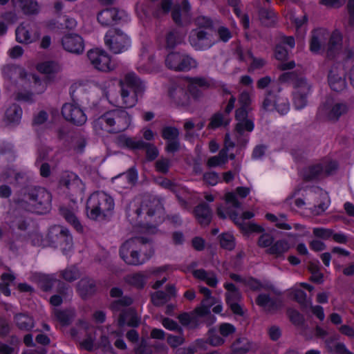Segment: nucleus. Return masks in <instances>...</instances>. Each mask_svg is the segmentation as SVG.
Wrapping results in <instances>:
<instances>
[{"mask_svg": "<svg viewBox=\"0 0 354 354\" xmlns=\"http://www.w3.org/2000/svg\"><path fill=\"white\" fill-rule=\"evenodd\" d=\"M2 74L10 86L13 87L10 89L14 92L15 99L19 101H32V94L27 90L30 86V80H33L35 85L41 86L36 90L37 93H42L46 89L45 86L41 85L40 78L37 75H28L21 66L6 65L2 68Z\"/></svg>", "mask_w": 354, "mask_h": 354, "instance_id": "1", "label": "nucleus"}, {"mask_svg": "<svg viewBox=\"0 0 354 354\" xmlns=\"http://www.w3.org/2000/svg\"><path fill=\"white\" fill-rule=\"evenodd\" d=\"M120 97H116L113 91H104V94L109 102L117 106L129 109L132 108L138 102V97L145 90V84L134 73H129L123 79L120 80Z\"/></svg>", "mask_w": 354, "mask_h": 354, "instance_id": "2", "label": "nucleus"}, {"mask_svg": "<svg viewBox=\"0 0 354 354\" xmlns=\"http://www.w3.org/2000/svg\"><path fill=\"white\" fill-rule=\"evenodd\" d=\"M149 239L143 236H136L124 242L120 250V255L129 265H140L152 255L153 250Z\"/></svg>", "mask_w": 354, "mask_h": 354, "instance_id": "3", "label": "nucleus"}, {"mask_svg": "<svg viewBox=\"0 0 354 354\" xmlns=\"http://www.w3.org/2000/svg\"><path fill=\"white\" fill-rule=\"evenodd\" d=\"M199 292L204 297L201 305L192 314L183 313L179 315L178 319L183 325L194 328L202 322H206L209 325L215 322L216 318L210 313V308L215 303L211 290L206 287L201 286Z\"/></svg>", "mask_w": 354, "mask_h": 354, "instance_id": "4", "label": "nucleus"}, {"mask_svg": "<svg viewBox=\"0 0 354 354\" xmlns=\"http://www.w3.org/2000/svg\"><path fill=\"white\" fill-rule=\"evenodd\" d=\"M131 123V116L123 109L106 111L94 120L95 131L100 133L104 130L110 133H120L127 129Z\"/></svg>", "mask_w": 354, "mask_h": 354, "instance_id": "5", "label": "nucleus"}, {"mask_svg": "<svg viewBox=\"0 0 354 354\" xmlns=\"http://www.w3.org/2000/svg\"><path fill=\"white\" fill-rule=\"evenodd\" d=\"M252 101V93L243 91L241 93L239 98L240 108L236 111V120L237 124L235 129L236 134L241 136V139L238 140L239 145L248 144V133L254 129L253 121L248 118V108Z\"/></svg>", "mask_w": 354, "mask_h": 354, "instance_id": "6", "label": "nucleus"}, {"mask_svg": "<svg viewBox=\"0 0 354 354\" xmlns=\"http://www.w3.org/2000/svg\"><path fill=\"white\" fill-rule=\"evenodd\" d=\"M208 86V82L201 77L190 78L188 81V93L180 87H176L169 91L170 96L176 103L188 106L198 101L202 96L201 88Z\"/></svg>", "mask_w": 354, "mask_h": 354, "instance_id": "7", "label": "nucleus"}, {"mask_svg": "<svg viewBox=\"0 0 354 354\" xmlns=\"http://www.w3.org/2000/svg\"><path fill=\"white\" fill-rule=\"evenodd\" d=\"M114 205L113 198L106 193L94 192L87 201V216L93 220L104 218L113 210Z\"/></svg>", "mask_w": 354, "mask_h": 354, "instance_id": "8", "label": "nucleus"}, {"mask_svg": "<svg viewBox=\"0 0 354 354\" xmlns=\"http://www.w3.org/2000/svg\"><path fill=\"white\" fill-rule=\"evenodd\" d=\"M51 201L52 196L48 191L43 187H37L31 189L24 196L19 205L30 212L45 214L50 209Z\"/></svg>", "mask_w": 354, "mask_h": 354, "instance_id": "9", "label": "nucleus"}, {"mask_svg": "<svg viewBox=\"0 0 354 354\" xmlns=\"http://www.w3.org/2000/svg\"><path fill=\"white\" fill-rule=\"evenodd\" d=\"M350 109L346 102L328 97L319 106L317 115L318 118L336 122L341 117L346 115Z\"/></svg>", "mask_w": 354, "mask_h": 354, "instance_id": "10", "label": "nucleus"}, {"mask_svg": "<svg viewBox=\"0 0 354 354\" xmlns=\"http://www.w3.org/2000/svg\"><path fill=\"white\" fill-rule=\"evenodd\" d=\"M131 304V298L122 297L114 301L111 305V308L114 311L120 312L118 324L121 326L124 325L136 326L139 324V318L135 310L131 308H128Z\"/></svg>", "mask_w": 354, "mask_h": 354, "instance_id": "11", "label": "nucleus"}, {"mask_svg": "<svg viewBox=\"0 0 354 354\" xmlns=\"http://www.w3.org/2000/svg\"><path fill=\"white\" fill-rule=\"evenodd\" d=\"M167 55L165 59L166 66L176 71H187L196 67V60L188 55L174 50V46H166Z\"/></svg>", "mask_w": 354, "mask_h": 354, "instance_id": "12", "label": "nucleus"}, {"mask_svg": "<svg viewBox=\"0 0 354 354\" xmlns=\"http://www.w3.org/2000/svg\"><path fill=\"white\" fill-rule=\"evenodd\" d=\"M217 214L219 217L225 218L230 217L236 225H239L240 228L245 232H261L262 228L250 222H245L254 216L252 212L247 211L243 212L241 216H239L235 212L231 210L230 208H224L223 206L218 207Z\"/></svg>", "mask_w": 354, "mask_h": 354, "instance_id": "13", "label": "nucleus"}, {"mask_svg": "<svg viewBox=\"0 0 354 354\" xmlns=\"http://www.w3.org/2000/svg\"><path fill=\"white\" fill-rule=\"evenodd\" d=\"M241 138L235 131L232 135L227 133L225 138V149H222L217 156L209 158L207 161L208 166H221L227 161V151L234 147H237L238 150H241L244 148L247 144L239 145L238 143V140H240Z\"/></svg>", "mask_w": 354, "mask_h": 354, "instance_id": "14", "label": "nucleus"}, {"mask_svg": "<svg viewBox=\"0 0 354 354\" xmlns=\"http://www.w3.org/2000/svg\"><path fill=\"white\" fill-rule=\"evenodd\" d=\"M87 57L91 65L97 71L109 72L114 69L115 65L112 63L108 53L101 47L96 46L89 50Z\"/></svg>", "mask_w": 354, "mask_h": 354, "instance_id": "15", "label": "nucleus"}, {"mask_svg": "<svg viewBox=\"0 0 354 354\" xmlns=\"http://www.w3.org/2000/svg\"><path fill=\"white\" fill-rule=\"evenodd\" d=\"M59 187L64 192L73 196H81L84 186L81 179L73 172H64L59 180Z\"/></svg>", "mask_w": 354, "mask_h": 354, "instance_id": "16", "label": "nucleus"}, {"mask_svg": "<svg viewBox=\"0 0 354 354\" xmlns=\"http://www.w3.org/2000/svg\"><path fill=\"white\" fill-rule=\"evenodd\" d=\"M61 113L66 121L76 126H82L87 121V116L84 111L76 102L64 104Z\"/></svg>", "mask_w": 354, "mask_h": 354, "instance_id": "17", "label": "nucleus"}, {"mask_svg": "<svg viewBox=\"0 0 354 354\" xmlns=\"http://www.w3.org/2000/svg\"><path fill=\"white\" fill-rule=\"evenodd\" d=\"M262 108L267 111H277L281 115L286 114L290 110L288 100L281 95H272L269 91L263 103Z\"/></svg>", "mask_w": 354, "mask_h": 354, "instance_id": "18", "label": "nucleus"}, {"mask_svg": "<svg viewBox=\"0 0 354 354\" xmlns=\"http://www.w3.org/2000/svg\"><path fill=\"white\" fill-rule=\"evenodd\" d=\"M279 80L282 82H292L294 87L293 92L302 94L310 93V84L304 77L298 75L295 72L283 73Z\"/></svg>", "mask_w": 354, "mask_h": 354, "instance_id": "19", "label": "nucleus"}, {"mask_svg": "<svg viewBox=\"0 0 354 354\" xmlns=\"http://www.w3.org/2000/svg\"><path fill=\"white\" fill-rule=\"evenodd\" d=\"M49 236L54 241L59 243L60 248L65 254L72 248V236L66 227L54 225L49 230Z\"/></svg>", "mask_w": 354, "mask_h": 354, "instance_id": "20", "label": "nucleus"}, {"mask_svg": "<svg viewBox=\"0 0 354 354\" xmlns=\"http://www.w3.org/2000/svg\"><path fill=\"white\" fill-rule=\"evenodd\" d=\"M337 167V164L335 161L324 162L305 169L302 175L306 180H313L331 174Z\"/></svg>", "mask_w": 354, "mask_h": 354, "instance_id": "21", "label": "nucleus"}, {"mask_svg": "<svg viewBox=\"0 0 354 354\" xmlns=\"http://www.w3.org/2000/svg\"><path fill=\"white\" fill-rule=\"evenodd\" d=\"M305 193V199L309 201L312 198H317L319 196L320 201H317V204H315L313 212L315 214H320L327 209L330 205V199L326 192L322 189H317V192H313L312 189L303 190L301 196H304ZM310 204V202H308Z\"/></svg>", "mask_w": 354, "mask_h": 354, "instance_id": "22", "label": "nucleus"}, {"mask_svg": "<svg viewBox=\"0 0 354 354\" xmlns=\"http://www.w3.org/2000/svg\"><path fill=\"white\" fill-rule=\"evenodd\" d=\"M224 287L227 290L225 294L226 303L234 313L242 315V308L239 304V301L241 299V295L239 290L231 283H225Z\"/></svg>", "mask_w": 354, "mask_h": 354, "instance_id": "23", "label": "nucleus"}, {"mask_svg": "<svg viewBox=\"0 0 354 354\" xmlns=\"http://www.w3.org/2000/svg\"><path fill=\"white\" fill-rule=\"evenodd\" d=\"M328 82L330 88L336 92L342 91L346 87L345 73L342 66H333L329 71Z\"/></svg>", "mask_w": 354, "mask_h": 354, "instance_id": "24", "label": "nucleus"}, {"mask_svg": "<svg viewBox=\"0 0 354 354\" xmlns=\"http://www.w3.org/2000/svg\"><path fill=\"white\" fill-rule=\"evenodd\" d=\"M22 114V109L17 104L12 103L8 105L3 118V124L8 128L15 127L19 124Z\"/></svg>", "mask_w": 354, "mask_h": 354, "instance_id": "25", "label": "nucleus"}, {"mask_svg": "<svg viewBox=\"0 0 354 354\" xmlns=\"http://www.w3.org/2000/svg\"><path fill=\"white\" fill-rule=\"evenodd\" d=\"M121 144L131 149H147V157L149 160H154L158 155V149L152 145L147 144L142 140H136L129 137H122L120 139Z\"/></svg>", "mask_w": 354, "mask_h": 354, "instance_id": "26", "label": "nucleus"}, {"mask_svg": "<svg viewBox=\"0 0 354 354\" xmlns=\"http://www.w3.org/2000/svg\"><path fill=\"white\" fill-rule=\"evenodd\" d=\"M137 180L138 173L136 169L131 168L127 172L113 178V182L120 192L123 189L131 188L135 185Z\"/></svg>", "mask_w": 354, "mask_h": 354, "instance_id": "27", "label": "nucleus"}, {"mask_svg": "<svg viewBox=\"0 0 354 354\" xmlns=\"http://www.w3.org/2000/svg\"><path fill=\"white\" fill-rule=\"evenodd\" d=\"M257 304L268 312H274L282 306V301L279 298H271L266 294H260L256 300Z\"/></svg>", "mask_w": 354, "mask_h": 354, "instance_id": "28", "label": "nucleus"}, {"mask_svg": "<svg viewBox=\"0 0 354 354\" xmlns=\"http://www.w3.org/2000/svg\"><path fill=\"white\" fill-rule=\"evenodd\" d=\"M119 10L115 8H106L97 15V21L103 26H110L121 19Z\"/></svg>", "mask_w": 354, "mask_h": 354, "instance_id": "29", "label": "nucleus"}, {"mask_svg": "<svg viewBox=\"0 0 354 354\" xmlns=\"http://www.w3.org/2000/svg\"><path fill=\"white\" fill-rule=\"evenodd\" d=\"M4 220L13 230L17 228L18 230H24L27 226V223L24 218L16 210H14L12 212H8L5 216Z\"/></svg>", "mask_w": 354, "mask_h": 354, "instance_id": "30", "label": "nucleus"}, {"mask_svg": "<svg viewBox=\"0 0 354 354\" xmlns=\"http://www.w3.org/2000/svg\"><path fill=\"white\" fill-rule=\"evenodd\" d=\"M300 287H304L309 291H312L313 290V287L306 283H300L299 284H295L290 289V295L292 297L300 304L306 306L308 303L306 299V295L300 289Z\"/></svg>", "mask_w": 354, "mask_h": 354, "instance_id": "31", "label": "nucleus"}, {"mask_svg": "<svg viewBox=\"0 0 354 354\" xmlns=\"http://www.w3.org/2000/svg\"><path fill=\"white\" fill-rule=\"evenodd\" d=\"M192 274L195 278L205 281L211 287H216L218 284V280L215 273L212 272H207L203 269H198L193 270Z\"/></svg>", "mask_w": 354, "mask_h": 354, "instance_id": "32", "label": "nucleus"}, {"mask_svg": "<svg viewBox=\"0 0 354 354\" xmlns=\"http://www.w3.org/2000/svg\"><path fill=\"white\" fill-rule=\"evenodd\" d=\"M195 216L202 225H207L212 218V212L209 206L205 203L198 205L194 210Z\"/></svg>", "mask_w": 354, "mask_h": 354, "instance_id": "33", "label": "nucleus"}, {"mask_svg": "<svg viewBox=\"0 0 354 354\" xmlns=\"http://www.w3.org/2000/svg\"><path fill=\"white\" fill-rule=\"evenodd\" d=\"M36 68L39 73L48 76L57 73L61 69L59 64L53 61H44L38 63Z\"/></svg>", "mask_w": 354, "mask_h": 354, "instance_id": "34", "label": "nucleus"}, {"mask_svg": "<svg viewBox=\"0 0 354 354\" xmlns=\"http://www.w3.org/2000/svg\"><path fill=\"white\" fill-rule=\"evenodd\" d=\"M60 212L66 221L71 223L77 232H82L83 231V226L75 214L74 207L72 209H68L65 207H62L60 209Z\"/></svg>", "mask_w": 354, "mask_h": 354, "instance_id": "35", "label": "nucleus"}, {"mask_svg": "<svg viewBox=\"0 0 354 354\" xmlns=\"http://www.w3.org/2000/svg\"><path fill=\"white\" fill-rule=\"evenodd\" d=\"M176 290L174 286L167 288V292L158 291L152 295L151 300L154 305L160 306L166 303L171 297L174 296Z\"/></svg>", "mask_w": 354, "mask_h": 354, "instance_id": "36", "label": "nucleus"}, {"mask_svg": "<svg viewBox=\"0 0 354 354\" xmlns=\"http://www.w3.org/2000/svg\"><path fill=\"white\" fill-rule=\"evenodd\" d=\"M77 291L83 298L93 294L95 291V282L88 278L82 279L77 284Z\"/></svg>", "mask_w": 354, "mask_h": 354, "instance_id": "37", "label": "nucleus"}, {"mask_svg": "<svg viewBox=\"0 0 354 354\" xmlns=\"http://www.w3.org/2000/svg\"><path fill=\"white\" fill-rule=\"evenodd\" d=\"M253 348L252 343L247 338H239L232 345V350L238 354L245 353Z\"/></svg>", "mask_w": 354, "mask_h": 354, "instance_id": "38", "label": "nucleus"}, {"mask_svg": "<svg viewBox=\"0 0 354 354\" xmlns=\"http://www.w3.org/2000/svg\"><path fill=\"white\" fill-rule=\"evenodd\" d=\"M329 38V32L325 28L314 29L311 32L310 44H326Z\"/></svg>", "mask_w": 354, "mask_h": 354, "instance_id": "39", "label": "nucleus"}, {"mask_svg": "<svg viewBox=\"0 0 354 354\" xmlns=\"http://www.w3.org/2000/svg\"><path fill=\"white\" fill-rule=\"evenodd\" d=\"M207 342L203 339H197L192 345L189 347H183L177 348L175 354H195L201 350H205Z\"/></svg>", "mask_w": 354, "mask_h": 354, "instance_id": "40", "label": "nucleus"}, {"mask_svg": "<svg viewBox=\"0 0 354 354\" xmlns=\"http://www.w3.org/2000/svg\"><path fill=\"white\" fill-rule=\"evenodd\" d=\"M54 318L62 326L68 325L75 316L73 310L69 309L66 310H54Z\"/></svg>", "mask_w": 354, "mask_h": 354, "instance_id": "41", "label": "nucleus"}, {"mask_svg": "<svg viewBox=\"0 0 354 354\" xmlns=\"http://www.w3.org/2000/svg\"><path fill=\"white\" fill-rule=\"evenodd\" d=\"M15 322L17 326L21 330H29L34 326L32 318L26 314L19 313L16 315Z\"/></svg>", "mask_w": 354, "mask_h": 354, "instance_id": "42", "label": "nucleus"}, {"mask_svg": "<svg viewBox=\"0 0 354 354\" xmlns=\"http://www.w3.org/2000/svg\"><path fill=\"white\" fill-rule=\"evenodd\" d=\"M259 16L261 23L266 26H272L276 23V14L272 10L262 8L259 11Z\"/></svg>", "mask_w": 354, "mask_h": 354, "instance_id": "43", "label": "nucleus"}, {"mask_svg": "<svg viewBox=\"0 0 354 354\" xmlns=\"http://www.w3.org/2000/svg\"><path fill=\"white\" fill-rule=\"evenodd\" d=\"M289 248L290 245L287 241L279 240L273 243L272 246L270 247L266 252L270 254L280 256L287 252Z\"/></svg>", "mask_w": 354, "mask_h": 354, "instance_id": "44", "label": "nucleus"}, {"mask_svg": "<svg viewBox=\"0 0 354 354\" xmlns=\"http://www.w3.org/2000/svg\"><path fill=\"white\" fill-rule=\"evenodd\" d=\"M151 206L155 207L154 211H152L151 208H148L147 205H145V206H142L141 209L136 210L138 216H140L142 212H146L149 217H151L155 214H157L158 215V221H155L156 222L160 223L162 221V219L160 218V216L163 214V210L160 204L158 201H153Z\"/></svg>", "mask_w": 354, "mask_h": 354, "instance_id": "45", "label": "nucleus"}, {"mask_svg": "<svg viewBox=\"0 0 354 354\" xmlns=\"http://www.w3.org/2000/svg\"><path fill=\"white\" fill-rule=\"evenodd\" d=\"M15 280L14 275L10 272H6L1 274L0 283V294L6 296L10 295L9 286Z\"/></svg>", "mask_w": 354, "mask_h": 354, "instance_id": "46", "label": "nucleus"}, {"mask_svg": "<svg viewBox=\"0 0 354 354\" xmlns=\"http://www.w3.org/2000/svg\"><path fill=\"white\" fill-rule=\"evenodd\" d=\"M36 39H30V32L28 29L24 26H19L16 29V39L19 43H33L39 38V35L35 36Z\"/></svg>", "mask_w": 354, "mask_h": 354, "instance_id": "47", "label": "nucleus"}, {"mask_svg": "<svg viewBox=\"0 0 354 354\" xmlns=\"http://www.w3.org/2000/svg\"><path fill=\"white\" fill-rule=\"evenodd\" d=\"M19 7L25 15H30L38 12L37 3L33 0H20Z\"/></svg>", "mask_w": 354, "mask_h": 354, "instance_id": "48", "label": "nucleus"}, {"mask_svg": "<svg viewBox=\"0 0 354 354\" xmlns=\"http://www.w3.org/2000/svg\"><path fill=\"white\" fill-rule=\"evenodd\" d=\"M301 191V189L294 191L293 193L286 198L285 201L286 204L289 205L291 208H294L293 205L298 208L302 207L306 204V202L304 199L299 197V196L301 195V193L300 194Z\"/></svg>", "mask_w": 354, "mask_h": 354, "instance_id": "49", "label": "nucleus"}, {"mask_svg": "<svg viewBox=\"0 0 354 354\" xmlns=\"http://www.w3.org/2000/svg\"><path fill=\"white\" fill-rule=\"evenodd\" d=\"M221 246L226 250H231L235 247L234 236L230 233H223L220 236Z\"/></svg>", "mask_w": 354, "mask_h": 354, "instance_id": "50", "label": "nucleus"}, {"mask_svg": "<svg viewBox=\"0 0 354 354\" xmlns=\"http://www.w3.org/2000/svg\"><path fill=\"white\" fill-rule=\"evenodd\" d=\"M83 38L75 32H68L62 38V44H84Z\"/></svg>", "mask_w": 354, "mask_h": 354, "instance_id": "51", "label": "nucleus"}, {"mask_svg": "<svg viewBox=\"0 0 354 354\" xmlns=\"http://www.w3.org/2000/svg\"><path fill=\"white\" fill-rule=\"evenodd\" d=\"M244 284L248 287L250 289L253 290H268L271 288V285L268 283H262L260 281L253 279L249 278L248 279H244Z\"/></svg>", "mask_w": 354, "mask_h": 354, "instance_id": "52", "label": "nucleus"}, {"mask_svg": "<svg viewBox=\"0 0 354 354\" xmlns=\"http://www.w3.org/2000/svg\"><path fill=\"white\" fill-rule=\"evenodd\" d=\"M266 217L268 220L275 223V225L279 228L283 230L291 229L290 225L286 222V217L284 216H281L280 218H278L274 214H267Z\"/></svg>", "mask_w": 354, "mask_h": 354, "instance_id": "53", "label": "nucleus"}, {"mask_svg": "<svg viewBox=\"0 0 354 354\" xmlns=\"http://www.w3.org/2000/svg\"><path fill=\"white\" fill-rule=\"evenodd\" d=\"M55 282V279L53 276L44 274L39 275L38 283L41 288L45 291L50 290Z\"/></svg>", "mask_w": 354, "mask_h": 354, "instance_id": "54", "label": "nucleus"}, {"mask_svg": "<svg viewBox=\"0 0 354 354\" xmlns=\"http://www.w3.org/2000/svg\"><path fill=\"white\" fill-rule=\"evenodd\" d=\"M346 67L349 71L351 84L354 87V52L351 50L346 53Z\"/></svg>", "mask_w": 354, "mask_h": 354, "instance_id": "55", "label": "nucleus"}, {"mask_svg": "<svg viewBox=\"0 0 354 354\" xmlns=\"http://www.w3.org/2000/svg\"><path fill=\"white\" fill-rule=\"evenodd\" d=\"M61 274L65 280L72 281L80 277V272L76 267L71 266L62 270Z\"/></svg>", "mask_w": 354, "mask_h": 354, "instance_id": "56", "label": "nucleus"}, {"mask_svg": "<svg viewBox=\"0 0 354 354\" xmlns=\"http://www.w3.org/2000/svg\"><path fill=\"white\" fill-rule=\"evenodd\" d=\"M108 37L117 38L116 44H122L130 41L129 37L119 29L108 30Z\"/></svg>", "mask_w": 354, "mask_h": 354, "instance_id": "57", "label": "nucleus"}, {"mask_svg": "<svg viewBox=\"0 0 354 354\" xmlns=\"http://www.w3.org/2000/svg\"><path fill=\"white\" fill-rule=\"evenodd\" d=\"M309 94H302L293 92V102L297 109L304 108L308 102L307 98Z\"/></svg>", "mask_w": 354, "mask_h": 354, "instance_id": "58", "label": "nucleus"}, {"mask_svg": "<svg viewBox=\"0 0 354 354\" xmlns=\"http://www.w3.org/2000/svg\"><path fill=\"white\" fill-rule=\"evenodd\" d=\"M229 124V120L225 118L222 114H215L209 124V127L211 129H216L221 125H227Z\"/></svg>", "mask_w": 354, "mask_h": 354, "instance_id": "59", "label": "nucleus"}, {"mask_svg": "<svg viewBox=\"0 0 354 354\" xmlns=\"http://www.w3.org/2000/svg\"><path fill=\"white\" fill-rule=\"evenodd\" d=\"M127 281L138 288H141L145 283V277L141 273H136L127 277Z\"/></svg>", "mask_w": 354, "mask_h": 354, "instance_id": "60", "label": "nucleus"}, {"mask_svg": "<svg viewBox=\"0 0 354 354\" xmlns=\"http://www.w3.org/2000/svg\"><path fill=\"white\" fill-rule=\"evenodd\" d=\"M194 24L196 26L203 28H212L213 21L210 17L201 15L194 19Z\"/></svg>", "mask_w": 354, "mask_h": 354, "instance_id": "61", "label": "nucleus"}, {"mask_svg": "<svg viewBox=\"0 0 354 354\" xmlns=\"http://www.w3.org/2000/svg\"><path fill=\"white\" fill-rule=\"evenodd\" d=\"M48 115L46 111H39L37 113H36L32 119V125L34 127H39L44 124L48 120Z\"/></svg>", "mask_w": 354, "mask_h": 354, "instance_id": "62", "label": "nucleus"}, {"mask_svg": "<svg viewBox=\"0 0 354 354\" xmlns=\"http://www.w3.org/2000/svg\"><path fill=\"white\" fill-rule=\"evenodd\" d=\"M274 238L270 234H263L259 239L258 244L261 248H266V250L272 246Z\"/></svg>", "mask_w": 354, "mask_h": 354, "instance_id": "63", "label": "nucleus"}, {"mask_svg": "<svg viewBox=\"0 0 354 354\" xmlns=\"http://www.w3.org/2000/svg\"><path fill=\"white\" fill-rule=\"evenodd\" d=\"M19 178H21L20 174H17L14 170L8 169L3 171L0 176V181H8L12 183L13 180H18Z\"/></svg>", "mask_w": 354, "mask_h": 354, "instance_id": "64", "label": "nucleus"}]
</instances>
